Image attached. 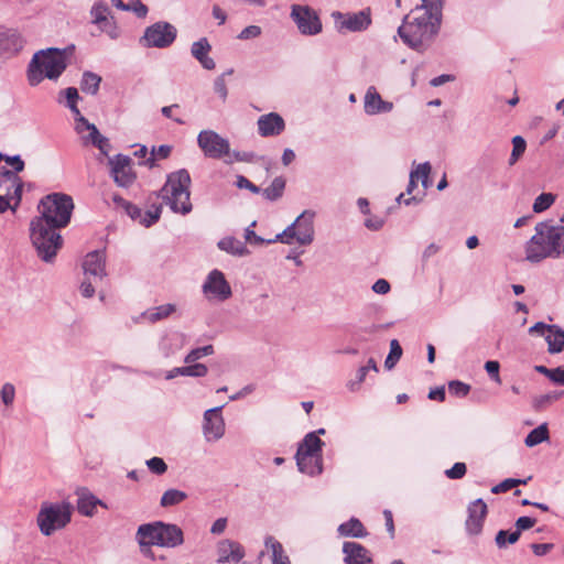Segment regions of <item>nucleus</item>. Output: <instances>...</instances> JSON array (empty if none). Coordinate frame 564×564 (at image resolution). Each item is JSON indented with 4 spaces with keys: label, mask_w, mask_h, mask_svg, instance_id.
Returning a JSON list of instances; mask_svg holds the SVG:
<instances>
[{
    "label": "nucleus",
    "mask_w": 564,
    "mask_h": 564,
    "mask_svg": "<svg viewBox=\"0 0 564 564\" xmlns=\"http://www.w3.org/2000/svg\"><path fill=\"white\" fill-rule=\"evenodd\" d=\"M40 215L31 220L30 237L37 256L51 262L63 246L58 229L65 228L74 210L73 198L64 193H51L39 204Z\"/></svg>",
    "instance_id": "f257e3e1"
},
{
    "label": "nucleus",
    "mask_w": 564,
    "mask_h": 564,
    "mask_svg": "<svg viewBox=\"0 0 564 564\" xmlns=\"http://www.w3.org/2000/svg\"><path fill=\"white\" fill-rule=\"evenodd\" d=\"M417 11L414 9L404 18L398 34L410 48L423 53L440 32L442 19Z\"/></svg>",
    "instance_id": "f03ea898"
},
{
    "label": "nucleus",
    "mask_w": 564,
    "mask_h": 564,
    "mask_svg": "<svg viewBox=\"0 0 564 564\" xmlns=\"http://www.w3.org/2000/svg\"><path fill=\"white\" fill-rule=\"evenodd\" d=\"M534 230L535 234L524 246L525 259L531 263H539L546 258H560L564 226L545 220L538 223Z\"/></svg>",
    "instance_id": "7ed1b4c3"
},
{
    "label": "nucleus",
    "mask_w": 564,
    "mask_h": 564,
    "mask_svg": "<svg viewBox=\"0 0 564 564\" xmlns=\"http://www.w3.org/2000/svg\"><path fill=\"white\" fill-rule=\"evenodd\" d=\"M67 65L66 48L48 47L37 51L28 65L29 85L35 87L45 78L57 80Z\"/></svg>",
    "instance_id": "20e7f679"
},
{
    "label": "nucleus",
    "mask_w": 564,
    "mask_h": 564,
    "mask_svg": "<svg viewBox=\"0 0 564 564\" xmlns=\"http://www.w3.org/2000/svg\"><path fill=\"white\" fill-rule=\"evenodd\" d=\"M192 178L186 169H181L167 175L166 182L158 196L175 214L187 215L192 212L189 186Z\"/></svg>",
    "instance_id": "39448f33"
},
{
    "label": "nucleus",
    "mask_w": 564,
    "mask_h": 564,
    "mask_svg": "<svg viewBox=\"0 0 564 564\" xmlns=\"http://www.w3.org/2000/svg\"><path fill=\"white\" fill-rule=\"evenodd\" d=\"M70 508L66 503H43L36 517V523L41 533L45 536L63 529L69 523Z\"/></svg>",
    "instance_id": "423d86ee"
},
{
    "label": "nucleus",
    "mask_w": 564,
    "mask_h": 564,
    "mask_svg": "<svg viewBox=\"0 0 564 564\" xmlns=\"http://www.w3.org/2000/svg\"><path fill=\"white\" fill-rule=\"evenodd\" d=\"M177 36V29L166 21H158L145 28L139 42L145 48H167Z\"/></svg>",
    "instance_id": "0eeeda50"
},
{
    "label": "nucleus",
    "mask_w": 564,
    "mask_h": 564,
    "mask_svg": "<svg viewBox=\"0 0 564 564\" xmlns=\"http://www.w3.org/2000/svg\"><path fill=\"white\" fill-rule=\"evenodd\" d=\"M290 18L302 35L315 36L323 31V23L317 11L307 4H292Z\"/></svg>",
    "instance_id": "6e6552de"
},
{
    "label": "nucleus",
    "mask_w": 564,
    "mask_h": 564,
    "mask_svg": "<svg viewBox=\"0 0 564 564\" xmlns=\"http://www.w3.org/2000/svg\"><path fill=\"white\" fill-rule=\"evenodd\" d=\"M332 18L334 19L337 31L340 33L366 31L372 22L369 8L358 12L334 11Z\"/></svg>",
    "instance_id": "1a4fd4ad"
},
{
    "label": "nucleus",
    "mask_w": 564,
    "mask_h": 564,
    "mask_svg": "<svg viewBox=\"0 0 564 564\" xmlns=\"http://www.w3.org/2000/svg\"><path fill=\"white\" fill-rule=\"evenodd\" d=\"M197 144L206 158L221 160L230 154L229 141L214 130H202L197 135Z\"/></svg>",
    "instance_id": "9d476101"
},
{
    "label": "nucleus",
    "mask_w": 564,
    "mask_h": 564,
    "mask_svg": "<svg viewBox=\"0 0 564 564\" xmlns=\"http://www.w3.org/2000/svg\"><path fill=\"white\" fill-rule=\"evenodd\" d=\"M108 164L110 165L113 181L118 186L128 188L134 183L137 175L131 167L132 160L130 156L117 154L108 158Z\"/></svg>",
    "instance_id": "9b49d317"
},
{
    "label": "nucleus",
    "mask_w": 564,
    "mask_h": 564,
    "mask_svg": "<svg viewBox=\"0 0 564 564\" xmlns=\"http://www.w3.org/2000/svg\"><path fill=\"white\" fill-rule=\"evenodd\" d=\"M202 289L205 295L221 302L232 295L229 282L226 280L225 274L218 269H214L207 274Z\"/></svg>",
    "instance_id": "f8f14e48"
},
{
    "label": "nucleus",
    "mask_w": 564,
    "mask_h": 564,
    "mask_svg": "<svg viewBox=\"0 0 564 564\" xmlns=\"http://www.w3.org/2000/svg\"><path fill=\"white\" fill-rule=\"evenodd\" d=\"M223 405L205 411L204 413V436L208 442L217 441L225 434V422L221 415Z\"/></svg>",
    "instance_id": "ddd939ff"
},
{
    "label": "nucleus",
    "mask_w": 564,
    "mask_h": 564,
    "mask_svg": "<svg viewBox=\"0 0 564 564\" xmlns=\"http://www.w3.org/2000/svg\"><path fill=\"white\" fill-rule=\"evenodd\" d=\"M82 267L85 276L94 278V280L105 278L107 275L105 249L88 252L83 260Z\"/></svg>",
    "instance_id": "4468645a"
},
{
    "label": "nucleus",
    "mask_w": 564,
    "mask_h": 564,
    "mask_svg": "<svg viewBox=\"0 0 564 564\" xmlns=\"http://www.w3.org/2000/svg\"><path fill=\"white\" fill-rule=\"evenodd\" d=\"M22 47L23 41L15 30L0 26V61L13 57Z\"/></svg>",
    "instance_id": "2eb2a0df"
},
{
    "label": "nucleus",
    "mask_w": 564,
    "mask_h": 564,
    "mask_svg": "<svg viewBox=\"0 0 564 564\" xmlns=\"http://www.w3.org/2000/svg\"><path fill=\"white\" fill-rule=\"evenodd\" d=\"M189 339L181 332H171L169 333L163 341H162V348L166 350H171L172 352L176 350L186 349L187 352H213V346L212 345H205L200 347H187V343Z\"/></svg>",
    "instance_id": "dca6fc26"
},
{
    "label": "nucleus",
    "mask_w": 564,
    "mask_h": 564,
    "mask_svg": "<svg viewBox=\"0 0 564 564\" xmlns=\"http://www.w3.org/2000/svg\"><path fill=\"white\" fill-rule=\"evenodd\" d=\"M487 516V505L482 499H476L468 506V517L466 520V530L471 535L481 532L485 518Z\"/></svg>",
    "instance_id": "f3484780"
},
{
    "label": "nucleus",
    "mask_w": 564,
    "mask_h": 564,
    "mask_svg": "<svg viewBox=\"0 0 564 564\" xmlns=\"http://www.w3.org/2000/svg\"><path fill=\"white\" fill-rule=\"evenodd\" d=\"M135 539L141 547V552L147 556H152L151 546H160L158 521L141 524L135 533Z\"/></svg>",
    "instance_id": "a211bd4d"
},
{
    "label": "nucleus",
    "mask_w": 564,
    "mask_h": 564,
    "mask_svg": "<svg viewBox=\"0 0 564 564\" xmlns=\"http://www.w3.org/2000/svg\"><path fill=\"white\" fill-rule=\"evenodd\" d=\"M364 109L368 116L388 113L392 111L393 104L383 100L375 86L368 87L364 97Z\"/></svg>",
    "instance_id": "6ab92c4d"
},
{
    "label": "nucleus",
    "mask_w": 564,
    "mask_h": 564,
    "mask_svg": "<svg viewBox=\"0 0 564 564\" xmlns=\"http://www.w3.org/2000/svg\"><path fill=\"white\" fill-rule=\"evenodd\" d=\"M257 124L258 133L263 138L280 135L285 129L284 119L276 112L260 116Z\"/></svg>",
    "instance_id": "aec40b11"
},
{
    "label": "nucleus",
    "mask_w": 564,
    "mask_h": 564,
    "mask_svg": "<svg viewBox=\"0 0 564 564\" xmlns=\"http://www.w3.org/2000/svg\"><path fill=\"white\" fill-rule=\"evenodd\" d=\"M315 213L312 210H304L301 215L296 217L293 221L297 234H299V245L300 246H308L314 240V220Z\"/></svg>",
    "instance_id": "412c9836"
},
{
    "label": "nucleus",
    "mask_w": 564,
    "mask_h": 564,
    "mask_svg": "<svg viewBox=\"0 0 564 564\" xmlns=\"http://www.w3.org/2000/svg\"><path fill=\"white\" fill-rule=\"evenodd\" d=\"M324 442L316 435V433H308L300 443L295 455L297 466L305 467V459L311 455H322V446Z\"/></svg>",
    "instance_id": "4be33fe9"
},
{
    "label": "nucleus",
    "mask_w": 564,
    "mask_h": 564,
    "mask_svg": "<svg viewBox=\"0 0 564 564\" xmlns=\"http://www.w3.org/2000/svg\"><path fill=\"white\" fill-rule=\"evenodd\" d=\"M158 530L160 538V546L176 547L183 544V531L178 525L158 521Z\"/></svg>",
    "instance_id": "5701e85b"
},
{
    "label": "nucleus",
    "mask_w": 564,
    "mask_h": 564,
    "mask_svg": "<svg viewBox=\"0 0 564 564\" xmlns=\"http://www.w3.org/2000/svg\"><path fill=\"white\" fill-rule=\"evenodd\" d=\"M546 330L547 352H561L564 349V330L557 325H547L543 322L534 324V330Z\"/></svg>",
    "instance_id": "b1692460"
},
{
    "label": "nucleus",
    "mask_w": 564,
    "mask_h": 564,
    "mask_svg": "<svg viewBox=\"0 0 564 564\" xmlns=\"http://www.w3.org/2000/svg\"><path fill=\"white\" fill-rule=\"evenodd\" d=\"M243 556V547L237 542L224 540L218 544V563H239Z\"/></svg>",
    "instance_id": "393cba45"
},
{
    "label": "nucleus",
    "mask_w": 564,
    "mask_h": 564,
    "mask_svg": "<svg viewBox=\"0 0 564 564\" xmlns=\"http://www.w3.org/2000/svg\"><path fill=\"white\" fill-rule=\"evenodd\" d=\"M212 46L206 37H202L198 41L194 42L191 47V53L194 58H196L203 68L207 70H212L215 68V61L208 56Z\"/></svg>",
    "instance_id": "a878e982"
},
{
    "label": "nucleus",
    "mask_w": 564,
    "mask_h": 564,
    "mask_svg": "<svg viewBox=\"0 0 564 564\" xmlns=\"http://www.w3.org/2000/svg\"><path fill=\"white\" fill-rule=\"evenodd\" d=\"M343 552L345 553L346 564H370L371 558L368 555V551L359 543L345 542L343 545Z\"/></svg>",
    "instance_id": "bb28decb"
},
{
    "label": "nucleus",
    "mask_w": 564,
    "mask_h": 564,
    "mask_svg": "<svg viewBox=\"0 0 564 564\" xmlns=\"http://www.w3.org/2000/svg\"><path fill=\"white\" fill-rule=\"evenodd\" d=\"M192 356L193 355H187L186 360H185L187 364L186 366L174 368L173 370L167 372L165 378L167 380H170V379L175 378L178 375L191 376V377L204 376L207 372L206 366L203 364H199V362L191 364V362L195 361V358L192 359Z\"/></svg>",
    "instance_id": "cd10ccee"
},
{
    "label": "nucleus",
    "mask_w": 564,
    "mask_h": 564,
    "mask_svg": "<svg viewBox=\"0 0 564 564\" xmlns=\"http://www.w3.org/2000/svg\"><path fill=\"white\" fill-rule=\"evenodd\" d=\"M97 506L107 508V505H105L101 500H99L89 491L83 489L78 492L77 510L80 514L86 517H93L95 514V509Z\"/></svg>",
    "instance_id": "c85d7f7f"
},
{
    "label": "nucleus",
    "mask_w": 564,
    "mask_h": 564,
    "mask_svg": "<svg viewBox=\"0 0 564 564\" xmlns=\"http://www.w3.org/2000/svg\"><path fill=\"white\" fill-rule=\"evenodd\" d=\"M217 247L221 251H225L235 257H245L250 252L242 241L236 239L232 236H227L220 239L217 242Z\"/></svg>",
    "instance_id": "c756f323"
},
{
    "label": "nucleus",
    "mask_w": 564,
    "mask_h": 564,
    "mask_svg": "<svg viewBox=\"0 0 564 564\" xmlns=\"http://www.w3.org/2000/svg\"><path fill=\"white\" fill-rule=\"evenodd\" d=\"M264 546L271 553L272 564H291L282 544L272 535L264 539Z\"/></svg>",
    "instance_id": "7c9ffc66"
},
{
    "label": "nucleus",
    "mask_w": 564,
    "mask_h": 564,
    "mask_svg": "<svg viewBox=\"0 0 564 564\" xmlns=\"http://www.w3.org/2000/svg\"><path fill=\"white\" fill-rule=\"evenodd\" d=\"M286 181L283 176H276L271 182L270 186L265 187L264 189H261L260 194L269 200V202H275L280 199L285 189Z\"/></svg>",
    "instance_id": "2f4dec72"
},
{
    "label": "nucleus",
    "mask_w": 564,
    "mask_h": 564,
    "mask_svg": "<svg viewBox=\"0 0 564 564\" xmlns=\"http://www.w3.org/2000/svg\"><path fill=\"white\" fill-rule=\"evenodd\" d=\"M0 175L6 181L11 182V186L13 187L12 198L15 199V204L12 207V210L14 212L21 202L22 192H23V183H22L21 178L14 174V172H11L10 170H8L6 167H0Z\"/></svg>",
    "instance_id": "473e14b6"
},
{
    "label": "nucleus",
    "mask_w": 564,
    "mask_h": 564,
    "mask_svg": "<svg viewBox=\"0 0 564 564\" xmlns=\"http://www.w3.org/2000/svg\"><path fill=\"white\" fill-rule=\"evenodd\" d=\"M176 306L174 304H163L153 308H150L142 313V317L150 323H156L159 321L167 318L172 313H174Z\"/></svg>",
    "instance_id": "72a5a7b5"
},
{
    "label": "nucleus",
    "mask_w": 564,
    "mask_h": 564,
    "mask_svg": "<svg viewBox=\"0 0 564 564\" xmlns=\"http://www.w3.org/2000/svg\"><path fill=\"white\" fill-rule=\"evenodd\" d=\"M112 202L115 203L117 208L123 209V212L133 220L141 223L142 209L132 204L131 202L124 199L118 194H113Z\"/></svg>",
    "instance_id": "f704fd0d"
},
{
    "label": "nucleus",
    "mask_w": 564,
    "mask_h": 564,
    "mask_svg": "<svg viewBox=\"0 0 564 564\" xmlns=\"http://www.w3.org/2000/svg\"><path fill=\"white\" fill-rule=\"evenodd\" d=\"M101 77L90 70H85L80 80V89L88 95L95 96L99 91Z\"/></svg>",
    "instance_id": "c9c22d12"
},
{
    "label": "nucleus",
    "mask_w": 564,
    "mask_h": 564,
    "mask_svg": "<svg viewBox=\"0 0 564 564\" xmlns=\"http://www.w3.org/2000/svg\"><path fill=\"white\" fill-rule=\"evenodd\" d=\"M338 532L343 536L364 538L367 535L362 523L356 518H351L349 521L341 523L338 527Z\"/></svg>",
    "instance_id": "e433bc0d"
},
{
    "label": "nucleus",
    "mask_w": 564,
    "mask_h": 564,
    "mask_svg": "<svg viewBox=\"0 0 564 564\" xmlns=\"http://www.w3.org/2000/svg\"><path fill=\"white\" fill-rule=\"evenodd\" d=\"M549 440V430L546 423L533 429L525 437L524 443L528 447H533Z\"/></svg>",
    "instance_id": "4c0bfd02"
},
{
    "label": "nucleus",
    "mask_w": 564,
    "mask_h": 564,
    "mask_svg": "<svg viewBox=\"0 0 564 564\" xmlns=\"http://www.w3.org/2000/svg\"><path fill=\"white\" fill-rule=\"evenodd\" d=\"M282 242L285 245H292L294 241L299 243V234L294 223L289 225L282 232L278 234L273 239H268L267 243Z\"/></svg>",
    "instance_id": "58836bf2"
},
{
    "label": "nucleus",
    "mask_w": 564,
    "mask_h": 564,
    "mask_svg": "<svg viewBox=\"0 0 564 564\" xmlns=\"http://www.w3.org/2000/svg\"><path fill=\"white\" fill-rule=\"evenodd\" d=\"M109 14L110 7L106 0H97L90 9L91 22L94 24L104 22Z\"/></svg>",
    "instance_id": "ea45409f"
},
{
    "label": "nucleus",
    "mask_w": 564,
    "mask_h": 564,
    "mask_svg": "<svg viewBox=\"0 0 564 564\" xmlns=\"http://www.w3.org/2000/svg\"><path fill=\"white\" fill-rule=\"evenodd\" d=\"M186 498L187 494L185 491L178 489H169L162 495L160 505L164 508H167L183 502Z\"/></svg>",
    "instance_id": "a19ab883"
},
{
    "label": "nucleus",
    "mask_w": 564,
    "mask_h": 564,
    "mask_svg": "<svg viewBox=\"0 0 564 564\" xmlns=\"http://www.w3.org/2000/svg\"><path fill=\"white\" fill-rule=\"evenodd\" d=\"M301 473L310 476L319 475L323 470L322 455H311L305 459V467L297 466Z\"/></svg>",
    "instance_id": "79ce46f5"
},
{
    "label": "nucleus",
    "mask_w": 564,
    "mask_h": 564,
    "mask_svg": "<svg viewBox=\"0 0 564 564\" xmlns=\"http://www.w3.org/2000/svg\"><path fill=\"white\" fill-rule=\"evenodd\" d=\"M564 395V391H552L533 398V406L535 410H543Z\"/></svg>",
    "instance_id": "37998d69"
},
{
    "label": "nucleus",
    "mask_w": 564,
    "mask_h": 564,
    "mask_svg": "<svg viewBox=\"0 0 564 564\" xmlns=\"http://www.w3.org/2000/svg\"><path fill=\"white\" fill-rule=\"evenodd\" d=\"M422 13H427V15L437 17L442 19L443 17V0H422V6L416 8Z\"/></svg>",
    "instance_id": "c03bdc74"
},
{
    "label": "nucleus",
    "mask_w": 564,
    "mask_h": 564,
    "mask_svg": "<svg viewBox=\"0 0 564 564\" xmlns=\"http://www.w3.org/2000/svg\"><path fill=\"white\" fill-rule=\"evenodd\" d=\"M521 534L514 530L512 532L500 530L497 532L495 543L499 549H505L508 544H514L519 541Z\"/></svg>",
    "instance_id": "a18cd8bd"
},
{
    "label": "nucleus",
    "mask_w": 564,
    "mask_h": 564,
    "mask_svg": "<svg viewBox=\"0 0 564 564\" xmlns=\"http://www.w3.org/2000/svg\"><path fill=\"white\" fill-rule=\"evenodd\" d=\"M555 202V195L552 193L540 194L533 203V212L536 214L543 213L549 209Z\"/></svg>",
    "instance_id": "49530a36"
},
{
    "label": "nucleus",
    "mask_w": 564,
    "mask_h": 564,
    "mask_svg": "<svg viewBox=\"0 0 564 564\" xmlns=\"http://www.w3.org/2000/svg\"><path fill=\"white\" fill-rule=\"evenodd\" d=\"M161 213L162 205H152L150 209H148L147 212H142L140 225L144 226L145 228L151 227L156 221H159Z\"/></svg>",
    "instance_id": "de8ad7c7"
},
{
    "label": "nucleus",
    "mask_w": 564,
    "mask_h": 564,
    "mask_svg": "<svg viewBox=\"0 0 564 564\" xmlns=\"http://www.w3.org/2000/svg\"><path fill=\"white\" fill-rule=\"evenodd\" d=\"M527 149V142L521 135H516L512 138V152L509 158V164L513 165L518 162L520 156L524 153Z\"/></svg>",
    "instance_id": "09e8293b"
},
{
    "label": "nucleus",
    "mask_w": 564,
    "mask_h": 564,
    "mask_svg": "<svg viewBox=\"0 0 564 564\" xmlns=\"http://www.w3.org/2000/svg\"><path fill=\"white\" fill-rule=\"evenodd\" d=\"M172 151V147L167 144H161L158 148H153L150 158L147 159L145 164L149 167H153L155 165L156 159H166Z\"/></svg>",
    "instance_id": "8fccbe9b"
},
{
    "label": "nucleus",
    "mask_w": 564,
    "mask_h": 564,
    "mask_svg": "<svg viewBox=\"0 0 564 564\" xmlns=\"http://www.w3.org/2000/svg\"><path fill=\"white\" fill-rule=\"evenodd\" d=\"M234 73V69L230 68V69H227L226 72H224L221 75H219L215 82H214V90L215 93L221 98L223 101L226 100L227 98V95H228V90H227V85H226V80H225V77L226 76H230L231 74Z\"/></svg>",
    "instance_id": "3c124183"
},
{
    "label": "nucleus",
    "mask_w": 564,
    "mask_h": 564,
    "mask_svg": "<svg viewBox=\"0 0 564 564\" xmlns=\"http://www.w3.org/2000/svg\"><path fill=\"white\" fill-rule=\"evenodd\" d=\"M256 158V154L253 152H246V151H231L230 154H227L225 158V163L231 164L234 162H247L251 163L253 162Z\"/></svg>",
    "instance_id": "603ef678"
},
{
    "label": "nucleus",
    "mask_w": 564,
    "mask_h": 564,
    "mask_svg": "<svg viewBox=\"0 0 564 564\" xmlns=\"http://www.w3.org/2000/svg\"><path fill=\"white\" fill-rule=\"evenodd\" d=\"M98 28L101 32L106 33L111 40H117L119 37V29L113 18H106V20L101 23H97Z\"/></svg>",
    "instance_id": "864d4df0"
},
{
    "label": "nucleus",
    "mask_w": 564,
    "mask_h": 564,
    "mask_svg": "<svg viewBox=\"0 0 564 564\" xmlns=\"http://www.w3.org/2000/svg\"><path fill=\"white\" fill-rule=\"evenodd\" d=\"M1 160H3L8 165L12 166L13 170L10 171L14 172L15 175L24 170L25 163L19 154L8 155L0 153V161Z\"/></svg>",
    "instance_id": "5fc2aeb1"
},
{
    "label": "nucleus",
    "mask_w": 564,
    "mask_h": 564,
    "mask_svg": "<svg viewBox=\"0 0 564 564\" xmlns=\"http://www.w3.org/2000/svg\"><path fill=\"white\" fill-rule=\"evenodd\" d=\"M527 482H528L527 479L508 478V479H505L503 481H501L500 484L494 486L491 488V492L492 494L506 492L519 485H525Z\"/></svg>",
    "instance_id": "6e6d98bb"
},
{
    "label": "nucleus",
    "mask_w": 564,
    "mask_h": 564,
    "mask_svg": "<svg viewBox=\"0 0 564 564\" xmlns=\"http://www.w3.org/2000/svg\"><path fill=\"white\" fill-rule=\"evenodd\" d=\"M431 169L430 162H424L419 164L415 170H412L410 174L414 175L416 180H421L422 185L426 188Z\"/></svg>",
    "instance_id": "4d7b16f0"
},
{
    "label": "nucleus",
    "mask_w": 564,
    "mask_h": 564,
    "mask_svg": "<svg viewBox=\"0 0 564 564\" xmlns=\"http://www.w3.org/2000/svg\"><path fill=\"white\" fill-rule=\"evenodd\" d=\"M448 391L452 395L463 398L469 393L470 386L458 380H453L448 382Z\"/></svg>",
    "instance_id": "13d9d810"
},
{
    "label": "nucleus",
    "mask_w": 564,
    "mask_h": 564,
    "mask_svg": "<svg viewBox=\"0 0 564 564\" xmlns=\"http://www.w3.org/2000/svg\"><path fill=\"white\" fill-rule=\"evenodd\" d=\"M148 468L156 475H162L166 471L167 465L165 462L160 457H152L147 460Z\"/></svg>",
    "instance_id": "bf43d9fd"
},
{
    "label": "nucleus",
    "mask_w": 564,
    "mask_h": 564,
    "mask_svg": "<svg viewBox=\"0 0 564 564\" xmlns=\"http://www.w3.org/2000/svg\"><path fill=\"white\" fill-rule=\"evenodd\" d=\"M235 184L238 188L248 189L253 194H260L261 192V188L259 186L254 185L243 175H237Z\"/></svg>",
    "instance_id": "052dcab7"
},
{
    "label": "nucleus",
    "mask_w": 564,
    "mask_h": 564,
    "mask_svg": "<svg viewBox=\"0 0 564 564\" xmlns=\"http://www.w3.org/2000/svg\"><path fill=\"white\" fill-rule=\"evenodd\" d=\"M256 221H252L245 230V239L246 241H248L249 243L251 245H263V243H267V240L263 239L262 237L258 236L254 230H253V227L256 226Z\"/></svg>",
    "instance_id": "680f3d73"
},
{
    "label": "nucleus",
    "mask_w": 564,
    "mask_h": 564,
    "mask_svg": "<svg viewBox=\"0 0 564 564\" xmlns=\"http://www.w3.org/2000/svg\"><path fill=\"white\" fill-rule=\"evenodd\" d=\"M0 397L2 399V402L7 406H10L13 403L15 397L14 386L11 383H4L0 391Z\"/></svg>",
    "instance_id": "e2e57ef3"
},
{
    "label": "nucleus",
    "mask_w": 564,
    "mask_h": 564,
    "mask_svg": "<svg viewBox=\"0 0 564 564\" xmlns=\"http://www.w3.org/2000/svg\"><path fill=\"white\" fill-rule=\"evenodd\" d=\"M466 471L467 468L464 463H455L452 468L445 471V475L449 479H460L465 476Z\"/></svg>",
    "instance_id": "0e129e2a"
},
{
    "label": "nucleus",
    "mask_w": 564,
    "mask_h": 564,
    "mask_svg": "<svg viewBox=\"0 0 564 564\" xmlns=\"http://www.w3.org/2000/svg\"><path fill=\"white\" fill-rule=\"evenodd\" d=\"M84 129L89 130V134L87 137H84L85 143L90 142L91 144H94L96 140L105 137L99 132L97 127L94 123H90L89 121L83 126V130Z\"/></svg>",
    "instance_id": "69168bd1"
},
{
    "label": "nucleus",
    "mask_w": 564,
    "mask_h": 564,
    "mask_svg": "<svg viewBox=\"0 0 564 564\" xmlns=\"http://www.w3.org/2000/svg\"><path fill=\"white\" fill-rule=\"evenodd\" d=\"M129 11L135 13L138 18H144L148 14V7L141 0H131L129 2Z\"/></svg>",
    "instance_id": "338daca9"
},
{
    "label": "nucleus",
    "mask_w": 564,
    "mask_h": 564,
    "mask_svg": "<svg viewBox=\"0 0 564 564\" xmlns=\"http://www.w3.org/2000/svg\"><path fill=\"white\" fill-rule=\"evenodd\" d=\"M365 227L372 231L380 230L384 225V219L380 216H370L364 223Z\"/></svg>",
    "instance_id": "774afa93"
}]
</instances>
